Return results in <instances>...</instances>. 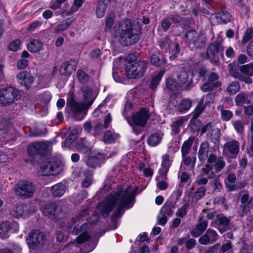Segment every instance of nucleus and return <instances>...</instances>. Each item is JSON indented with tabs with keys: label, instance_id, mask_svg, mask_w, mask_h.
Masks as SVG:
<instances>
[{
	"label": "nucleus",
	"instance_id": "nucleus-1",
	"mask_svg": "<svg viewBox=\"0 0 253 253\" xmlns=\"http://www.w3.org/2000/svg\"><path fill=\"white\" fill-rule=\"evenodd\" d=\"M137 190L138 188L135 185L119 188L117 192L108 196L99 204L96 211L105 217L108 216L109 213L116 206L117 211L112 216V218L115 220L121 216L125 210L133 206Z\"/></svg>",
	"mask_w": 253,
	"mask_h": 253
},
{
	"label": "nucleus",
	"instance_id": "nucleus-2",
	"mask_svg": "<svg viewBox=\"0 0 253 253\" xmlns=\"http://www.w3.org/2000/svg\"><path fill=\"white\" fill-rule=\"evenodd\" d=\"M114 29L115 37L124 45L135 43L139 39L141 27L137 20H125Z\"/></svg>",
	"mask_w": 253,
	"mask_h": 253
},
{
	"label": "nucleus",
	"instance_id": "nucleus-3",
	"mask_svg": "<svg viewBox=\"0 0 253 253\" xmlns=\"http://www.w3.org/2000/svg\"><path fill=\"white\" fill-rule=\"evenodd\" d=\"M21 96V92L13 87L0 88V105H9L19 100Z\"/></svg>",
	"mask_w": 253,
	"mask_h": 253
},
{
	"label": "nucleus",
	"instance_id": "nucleus-4",
	"mask_svg": "<svg viewBox=\"0 0 253 253\" xmlns=\"http://www.w3.org/2000/svg\"><path fill=\"white\" fill-rule=\"evenodd\" d=\"M240 72L233 71V77L247 84H251L253 80L251 77L253 76V63H250L239 67Z\"/></svg>",
	"mask_w": 253,
	"mask_h": 253
},
{
	"label": "nucleus",
	"instance_id": "nucleus-5",
	"mask_svg": "<svg viewBox=\"0 0 253 253\" xmlns=\"http://www.w3.org/2000/svg\"><path fill=\"white\" fill-rule=\"evenodd\" d=\"M145 71L146 67L142 62H128L126 65V76L128 79L141 78Z\"/></svg>",
	"mask_w": 253,
	"mask_h": 253
},
{
	"label": "nucleus",
	"instance_id": "nucleus-6",
	"mask_svg": "<svg viewBox=\"0 0 253 253\" xmlns=\"http://www.w3.org/2000/svg\"><path fill=\"white\" fill-rule=\"evenodd\" d=\"M29 247L33 250L42 248L45 244V237L44 234L39 230L30 232L26 239Z\"/></svg>",
	"mask_w": 253,
	"mask_h": 253
},
{
	"label": "nucleus",
	"instance_id": "nucleus-7",
	"mask_svg": "<svg viewBox=\"0 0 253 253\" xmlns=\"http://www.w3.org/2000/svg\"><path fill=\"white\" fill-rule=\"evenodd\" d=\"M88 227L89 224L86 223H84L82 226H80V230L79 223H77V224L74 226L72 231V233L73 234L77 235L79 233L83 232V233L78 237L77 241L71 242L69 244V246L72 249H74L75 251H77L78 250V247L77 246V244H82L89 239L90 236L88 235L87 231H85Z\"/></svg>",
	"mask_w": 253,
	"mask_h": 253
},
{
	"label": "nucleus",
	"instance_id": "nucleus-8",
	"mask_svg": "<svg viewBox=\"0 0 253 253\" xmlns=\"http://www.w3.org/2000/svg\"><path fill=\"white\" fill-rule=\"evenodd\" d=\"M34 191L35 187L32 183L25 180L19 181L15 189L16 195L23 199L32 197Z\"/></svg>",
	"mask_w": 253,
	"mask_h": 253
},
{
	"label": "nucleus",
	"instance_id": "nucleus-9",
	"mask_svg": "<svg viewBox=\"0 0 253 253\" xmlns=\"http://www.w3.org/2000/svg\"><path fill=\"white\" fill-rule=\"evenodd\" d=\"M51 144L46 141L36 142L30 144L28 147L29 155L33 156L37 154L44 155L50 152Z\"/></svg>",
	"mask_w": 253,
	"mask_h": 253
},
{
	"label": "nucleus",
	"instance_id": "nucleus-10",
	"mask_svg": "<svg viewBox=\"0 0 253 253\" xmlns=\"http://www.w3.org/2000/svg\"><path fill=\"white\" fill-rule=\"evenodd\" d=\"M36 211V208L33 205L21 204L16 205L12 210L11 214L16 218L26 217Z\"/></svg>",
	"mask_w": 253,
	"mask_h": 253
},
{
	"label": "nucleus",
	"instance_id": "nucleus-11",
	"mask_svg": "<svg viewBox=\"0 0 253 253\" xmlns=\"http://www.w3.org/2000/svg\"><path fill=\"white\" fill-rule=\"evenodd\" d=\"M42 212L44 215L53 220L60 218L62 213L61 207L56 203L45 205L42 209Z\"/></svg>",
	"mask_w": 253,
	"mask_h": 253
},
{
	"label": "nucleus",
	"instance_id": "nucleus-12",
	"mask_svg": "<svg viewBox=\"0 0 253 253\" xmlns=\"http://www.w3.org/2000/svg\"><path fill=\"white\" fill-rule=\"evenodd\" d=\"M207 55L211 61L215 63L219 60V56L223 57V48L217 42L210 44L207 49Z\"/></svg>",
	"mask_w": 253,
	"mask_h": 253
},
{
	"label": "nucleus",
	"instance_id": "nucleus-13",
	"mask_svg": "<svg viewBox=\"0 0 253 253\" xmlns=\"http://www.w3.org/2000/svg\"><path fill=\"white\" fill-rule=\"evenodd\" d=\"M159 45L163 49H171L172 54L169 57V59L170 60H173L175 59L179 53L180 50L179 44L177 43L171 42L170 40L167 37L160 41Z\"/></svg>",
	"mask_w": 253,
	"mask_h": 253
},
{
	"label": "nucleus",
	"instance_id": "nucleus-14",
	"mask_svg": "<svg viewBox=\"0 0 253 253\" xmlns=\"http://www.w3.org/2000/svg\"><path fill=\"white\" fill-rule=\"evenodd\" d=\"M40 172L43 175H55L59 172L57 164L53 161H45L40 166Z\"/></svg>",
	"mask_w": 253,
	"mask_h": 253
},
{
	"label": "nucleus",
	"instance_id": "nucleus-15",
	"mask_svg": "<svg viewBox=\"0 0 253 253\" xmlns=\"http://www.w3.org/2000/svg\"><path fill=\"white\" fill-rule=\"evenodd\" d=\"M239 152V142L235 140H232L226 142L223 146L222 154L225 156L229 155L236 156Z\"/></svg>",
	"mask_w": 253,
	"mask_h": 253
},
{
	"label": "nucleus",
	"instance_id": "nucleus-16",
	"mask_svg": "<svg viewBox=\"0 0 253 253\" xmlns=\"http://www.w3.org/2000/svg\"><path fill=\"white\" fill-rule=\"evenodd\" d=\"M148 117V111L142 108L132 116V119L135 125L143 127L146 124Z\"/></svg>",
	"mask_w": 253,
	"mask_h": 253
},
{
	"label": "nucleus",
	"instance_id": "nucleus-17",
	"mask_svg": "<svg viewBox=\"0 0 253 253\" xmlns=\"http://www.w3.org/2000/svg\"><path fill=\"white\" fill-rule=\"evenodd\" d=\"M220 85V82L218 81L217 75L215 73H212L209 76L208 82L203 85L201 89L203 91H209L218 87Z\"/></svg>",
	"mask_w": 253,
	"mask_h": 253
},
{
	"label": "nucleus",
	"instance_id": "nucleus-18",
	"mask_svg": "<svg viewBox=\"0 0 253 253\" xmlns=\"http://www.w3.org/2000/svg\"><path fill=\"white\" fill-rule=\"evenodd\" d=\"M218 237V234L214 230L209 229L205 234L199 238V242L202 245L211 244L217 240Z\"/></svg>",
	"mask_w": 253,
	"mask_h": 253
},
{
	"label": "nucleus",
	"instance_id": "nucleus-19",
	"mask_svg": "<svg viewBox=\"0 0 253 253\" xmlns=\"http://www.w3.org/2000/svg\"><path fill=\"white\" fill-rule=\"evenodd\" d=\"M16 78L19 84L26 88L29 87L33 83L34 79L31 74L26 71H22L17 74Z\"/></svg>",
	"mask_w": 253,
	"mask_h": 253
},
{
	"label": "nucleus",
	"instance_id": "nucleus-20",
	"mask_svg": "<svg viewBox=\"0 0 253 253\" xmlns=\"http://www.w3.org/2000/svg\"><path fill=\"white\" fill-rule=\"evenodd\" d=\"M208 163L213 167L216 172L220 171L225 165V162L222 157L217 158L214 154L210 155Z\"/></svg>",
	"mask_w": 253,
	"mask_h": 253
},
{
	"label": "nucleus",
	"instance_id": "nucleus-21",
	"mask_svg": "<svg viewBox=\"0 0 253 253\" xmlns=\"http://www.w3.org/2000/svg\"><path fill=\"white\" fill-rule=\"evenodd\" d=\"M173 160V156L172 155L166 154L162 156V162L161 168L160 169V174L165 176L168 172L169 167Z\"/></svg>",
	"mask_w": 253,
	"mask_h": 253
},
{
	"label": "nucleus",
	"instance_id": "nucleus-22",
	"mask_svg": "<svg viewBox=\"0 0 253 253\" xmlns=\"http://www.w3.org/2000/svg\"><path fill=\"white\" fill-rule=\"evenodd\" d=\"M83 97L84 98L83 102L84 104L88 106H90L93 103L94 100L95 99L96 94L95 92L89 88L87 87H84L83 88Z\"/></svg>",
	"mask_w": 253,
	"mask_h": 253
},
{
	"label": "nucleus",
	"instance_id": "nucleus-23",
	"mask_svg": "<svg viewBox=\"0 0 253 253\" xmlns=\"http://www.w3.org/2000/svg\"><path fill=\"white\" fill-rule=\"evenodd\" d=\"M76 63L74 61H69L63 63L60 69V72L62 75L68 76L76 70Z\"/></svg>",
	"mask_w": 253,
	"mask_h": 253
},
{
	"label": "nucleus",
	"instance_id": "nucleus-24",
	"mask_svg": "<svg viewBox=\"0 0 253 253\" xmlns=\"http://www.w3.org/2000/svg\"><path fill=\"white\" fill-rule=\"evenodd\" d=\"M150 61L152 65L158 67L163 66L166 62V59L163 54L158 52L152 55Z\"/></svg>",
	"mask_w": 253,
	"mask_h": 253
},
{
	"label": "nucleus",
	"instance_id": "nucleus-25",
	"mask_svg": "<svg viewBox=\"0 0 253 253\" xmlns=\"http://www.w3.org/2000/svg\"><path fill=\"white\" fill-rule=\"evenodd\" d=\"M67 190L66 185L62 183H57L51 187V192L53 197L62 196Z\"/></svg>",
	"mask_w": 253,
	"mask_h": 253
},
{
	"label": "nucleus",
	"instance_id": "nucleus-26",
	"mask_svg": "<svg viewBox=\"0 0 253 253\" xmlns=\"http://www.w3.org/2000/svg\"><path fill=\"white\" fill-rule=\"evenodd\" d=\"M211 18H215L218 23L223 24L229 22L231 18V15L229 12L226 11H223L216 14H212Z\"/></svg>",
	"mask_w": 253,
	"mask_h": 253
},
{
	"label": "nucleus",
	"instance_id": "nucleus-27",
	"mask_svg": "<svg viewBox=\"0 0 253 253\" xmlns=\"http://www.w3.org/2000/svg\"><path fill=\"white\" fill-rule=\"evenodd\" d=\"M69 105L74 114L80 113L89 107V106L84 104L83 101V103H78L74 100H71Z\"/></svg>",
	"mask_w": 253,
	"mask_h": 253
},
{
	"label": "nucleus",
	"instance_id": "nucleus-28",
	"mask_svg": "<svg viewBox=\"0 0 253 253\" xmlns=\"http://www.w3.org/2000/svg\"><path fill=\"white\" fill-rule=\"evenodd\" d=\"M102 158V156L100 154L98 156H91L85 160V163L89 167L96 168L100 166Z\"/></svg>",
	"mask_w": 253,
	"mask_h": 253
},
{
	"label": "nucleus",
	"instance_id": "nucleus-29",
	"mask_svg": "<svg viewBox=\"0 0 253 253\" xmlns=\"http://www.w3.org/2000/svg\"><path fill=\"white\" fill-rule=\"evenodd\" d=\"M42 47V42L39 40H32L27 45V48L31 52H39Z\"/></svg>",
	"mask_w": 253,
	"mask_h": 253
},
{
	"label": "nucleus",
	"instance_id": "nucleus-30",
	"mask_svg": "<svg viewBox=\"0 0 253 253\" xmlns=\"http://www.w3.org/2000/svg\"><path fill=\"white\" fill-rule=\"evenodd\" d=\"M192 102L189 99L182 100L180 103L175 105V107L180 113L186 112L191 108Z\"/></svg>",
	"mask_w": 253,
	"mask_h": 253
},
{
	"label": "nucleus",
	"instance_id": "nucleus-31",
	"mask_svg": "<svg viewBox=\"0 0 253 253\" xmlns=\"http://www.w3.org/2000/svg\"><path fill=\"white\" fill-rule=\"evenodd\" d=\"M209 145L207 142H203L201 144L198 152L199 159L202 161L206 160L208 157Z\"/></svg>",
	"mask_w": 253,
	"mask_h": 253
},
{
	"label": "nucleus",
	"instance_id": "nucleus-32",
	"mask_svg": "<svg viewBox=\"0 0 253 253\" xmlns=\"http://www.w3.org/2000/svg\"><path fill=\"white\" fill-rule=\"evenodd\" d=\"M163 134L161 132H157L152 134L148 139V143L152 146L158 145L162 139Z\"/></svg>",
	"mask_w": 253,
	"mask_h": 253
},
{
	"label": "nucleus",
	"instance_id": "nucleus-33",
	"mask_svg": "<svg viewBox=\"0 0 253 253\" xmlns=\"http://www.w3.org/2000/svg\"><path fill=\"white\" fill-rule=\"evenodd\" d=\"M119 137V134L108 130L105 132L104 135L103 141L106 143H111L115 142Z\"/></svg>",
	"mask_w": 253,
	"mask_h": 253
},
{
	"label": "nucleus",
	"instance_id": "nucleus-34",
	"mask_svg": "<svg viewBox=\"0 0 253 253\" xmlns=\"http://www.w3.org/2000/svg\"><path fill=\"white\" fill-rule=\"evenodd\" d=\"M208 225V221L205 219L203 220L202 218H201L199 220V223L196 226L197 230L201 233H197L196 232L193 231L191 233L192 235L194 237H197L207 229Z\"/></svg>",
	"mask_w": 253,
	"mask_h": 253
},
{
	"label": "nucleus",
	"instance_id": "nucleus-35",
	"mask_svg": "<svg viewBox=\"0 0 253 253\" xmlns=\"http://www.w3.org/2000/svg\"><path fill=\"white\" fill-rule=\"evenodd\" d=\"M72 21L69 19H65L59 23L54 29V32L58 33L65 31L71 25Z\"/></svg>",
	"mask_w": 253,
	"mask_h": 253
},
{
	"label": "nucleus",
	"instance_id": "nucleus-36",
	"mask_svg": "<svg viewBox=\"0 0 253 253\" xmlns=\"http://www.w3.org/2000/svg\"><path fill=\"white\" fill-rule=\"evenodd\" d=\"M102 2H100L97 7L96 10V16L99 18H102L104 16L106 11V4L111 0H102Z\"/></svg>",
	"mask_w": 253,
	"mask_h": 253
},
{
	"label": "nucleus",
	"instance_id": "nucleus-37",
	"mask_svg": "<svg viewBox=\"0 0 253 253\" xmlns=\"http://www.w3.org/2000/svg\"><path fill=\"white\" fill-rule=\"evenodd\" d=\"M194 138L190 137L183 143L181 148V152L183 156L187 155L189 153Z\"/></svg>",
	"mask_w": 253,
	"mask_h": 253
},
{
	"label": "nucleus",
	"instance_id": "nucleus-38",
	"mask_svg": "<svg viewBox=\"0 0 253 253\" xmlns=\"http://www.w3.org/2000/svg\"><path fill=\"white\" fill-rule=\"evenodd\" d=\"M138 169L146 177H152L153 174V170L150 167H146L143 163L138 165Z\"/></svg>",
	"mask_w": 253,
	"mask_h": 253
},
{
	"label": "nucleus",
	"instance_id": "nucleus-39",
	"mask_svg": "<svg viewBox=\"0 0 253 253\" xmlns=\"http://www.w3.org/2000/svg\"><path fill=\"white\" fill-rule=\"evenodd\" d=\"M165 73V71H161L156 76H155L151 82V87L154 89L156 88L157 86L159 84L160 81L161 80L162 77L163 76Z\"/></svg>",
	"mask_w": 253,
	"mask_h": 253
},
{
	"label": "nucleus",
	"instance_id": "nucleus-40",
	"mask_svg": "<svg viewBox=\"0 0 253 253\" xmlns=\"http://www.w3.org/2000/svg\"><path fill=\"white\" fill-rule=\"evenodd\" d=\"M21 41L17 39L10 42L8 45V48L9 50L16 52L21 49Z\"/></svg>",
	"mask_w": 253,
	"mask_h": 253
},
{
	"label": "nucleus",
	"instance_id": "nucleus-41",
	"mask_svg": "<svg viewBox=\"0 0 253 253\" xmlns=\"http://www.w3.org/2000/svg\"><path fill=\"white\" fill-rule=\"evenodd\" d=\"M184 119L180 118L176 121H174L171 125L172 133L173 134H177L180 131V127L183 123Z\"/></svg>",
	"mask_w": 253,
	"mask_h": 253
},
{
	"label": "nucleus",
	"instance_id": "nucleus-42",
	"mask_svg": "<svg viewBox=\"0 0 253 253\" xmlns=\"http://www.w3.org/2000/svg\"><path fill=\"white\" fill-rule=\"evenodd\" d=\"M216 219L218 221L219 225H222L225 227L227 226L230 222V219L222 214H217L216 215Z\"/></svg>",
	"mask_w": 253,
	"mask_h": 253
},
{
	"label": "nucleus",
	"instance_id": "nucleus-43",
	"mask_svg": "<svg viewBox=\"0 0 253 253\" xmlns=\"http://www.w3.org/2000/svg\"><path fill=\"white\" fill-rule=\"evenodd\" d=\"M205 109L204 105V99H201L195 110L193 112V117L196 118L198 117Z\"/></svg>",
	"mask_w": 253,
	"mask_h": 253
},
{
	"label": "nucleus",
	"instance_id": "nucleus-44",
	"mask_svg": "<svg viewBox=\"0 0 253 253\" xmlns=\"http://www.w3.org/2000/svg\"><path fill=\"white\" fill-rule=\"evenodd\" d=\"M198 35L194 30H191L188 32L185 35V40L187 42H194L197 39Z\"/></svg>",
	"mask_w": 253,
	"mask_h": 253
},
{
	"label": "nucleus",
	"instance_id": "nucleus-45",
	"mask_svg": "<svg viewBox=\"0 0 253 253\" xmlns=\"http://www.w3.org/2000/svg\"><path fill=\"white\" fill-rule=\"evenodd\" d=\"M167 88L169 90H175L180 86V84L176 83L175 81L171 78H169L166 82Z\"/></svg>",
	"mask_w": 253,
	"mask_h": 253
},
{
	"label": "nucleus",
	"instance_id": "nucleus-46",
	"mask_svg": "<svg viewBox=\"0 0 253 253\" xmlns=\"http://www.w3.org/2000/svg\"><path fill=\"white\" fill-rule=\"evenodd\" d=\"M114 18L115 14L114 13H111L107 16L105 28L106 31H109L111 29L114 23Z\"/></svg>",
	"mask_w": 253,
	"mask_h": 253
},
{
	"label": "nucleus",
	"instance_id": "nucleus-47",
	"mask_svg": "<svg viewBox=\"0 0 253 253\" xmlns=\"http://www.w3.org/2000/svg\"><path fill=\"white\" fill-rule=\"evenodd\" d=\"M240 89L239 84L236 82L231 83L227 88V91L232 95L237 93Z\"/></svg>",
	"mask_w": 253,
	"mask_h": 253
},
{
	"label": "nucleus",
	"instance_id": "nucleus-48",
	"mask_svg": "<svg viewBox=\"0 0 253 253\" xmlns=\"http://www.w3.org/2000/svg\"><path fill=\"white\" fill-rule=\"evenodd\" d=\"M232 124L236 132L239 134H242L244 130V123L240 120H238L233 121Z\"/></svg>",
	"mask_w": 253,
	"mask_h": 253
},
{
	"label": "nucleus",
	"instance_id": "nucleus-49",
	"mask_svg": "<svg viewBox=\"0 0 253 253\" xmlns=\"http://www.w3.org/2000/svg\"><path fill=\"white\" fill-rule=\"evenodd\" d=\"M83 0H74V3L68 12L69 14H72L77 11L83 4Z\"/></svg>",
	"mask_w": 253,
	"mask_h": 253
},
{
	"label": "nucleus",
	"instance_id": "nucleus-50",
	"mask_svg": "<svg viewBox=\"0 0 253 253\" xmlns=\"http://www.w3.org/2000/svg\"><path fill=\"white\" fill-rule=\"evenodd\" d=\"M77 76L79 81L83 84L86 83L89 80L88 76L82 70H78Z\"/></svg>",
	"mask_w": 253,
	"mask_h": 253
},
{
	"label": "nucleus",
	"instance_id": "nucleus-51",
	"mask_svg": "<svg viewBox=\"0 0 253 253\" xmlns=\"http://www.w3.org/2000/svg\"><path fill=\"white\" fill-rule=\"evenodd\" d=\"M160 213L167 217L171 216L172 211L171 206L170 205L165 204L162 208Z\"/></svg>",
	"mask_w": 253,
	"mask_h": 253
},
{
	"label": "nucleus",
	"instance_id": "nucleus-52",
	"mask_svg": "<svg viewBox=\"0 0 253 253\" xmlns=\"http://www.w3.org/2000/svg\"><path fill=\"white\" fill-rule=\"evenodd\" d=\"M188 73L186 71H181L178 75L179 84H185L188 79Z\"/></svg>",
	"mask_w": 253,
	"mask_h": 253
},
{
	"label": "nucleus",
	"instance_id": "nucleus-53",
	"mask_svg": "<svg viewBox=\"0 0 253 253\" xmlns=\"http://www.w3.org/2000/svg\"><path fill=\"white\" fill-rule=\"evenodd\" d=\"M88 212V210L87 209H84L83 211H81L79 216L72 218L71 225H73L74 223H77V222L80 223L81 221L83 220L82 218L86 215Z\"/></svg>",
	"mask_w": 253,
	"mask_h": 253
},
{
	"label": "nucleus",
	"instance_id": "nucleus-54",
	"mask_svg": "<svg viewBox=\"0 0 253 253\" xmlns=\"http://www.w3.org/2000/svg\"><path fill=\"white\" fill-rule=\"evenodd\" d=\"M246 96L244 93H241L238 94L235 97V102L238 106H242L245 103H246L247 101L246 100Z\"/></svg>",
	"mask_w": 253,
	"mask_h": 253
},
{
	"label": "nucleus",
	"instance_id": "nucleus-55",
	"mask_svg": "<svg viewBox=\"0 0 253 253\" xmlns=\"http://www.w3.org/2000/svg\"><path fill=\"white\" fill-rule=\"evenodd\" d=\"M253 35V28H249L247 29L242 41L243 44L247 43L252 37Z\"/></svg>",
	"mask_w": 253,
	"mask_h": 253
},
{
	"label": "nucleus",
	"instance_id": "nucleus-56",
	"mask_svg": "<svg viewBox=\"0 0 253 253\" xmlns=\"http://www.w3.org/2000/svg\"><path fill=\"white\" fill-rule=\"evenodd\" d=\"M119 61H120L118 59H115L114 60V61L113 62V66L114 67H113V71L112 75H113V77L114 80L116 82L121 83L123 81V79L119 76L118 72L115 71V67L116 66L118 65V62Z\"/></svg>",
	"mask_w": 253,
	"mask_h": 253
},
{
	"label": "nucleus",
	"instance_id": "nucleus-57",
	"mask_svg": "<svg viewBox=\"0 0 253 253\" xmlns=\"http://www.w3.org/2000/svg\"><path fill=\"white\" fill-rule=\"evenodd\" d=\"M206 190L205 187H201L197 189L196 191L194 198L196 199V200H198L201 199L205 194Z\"/></svg>",
	"mask_w": 253,
	"mask_h": 253
},
{
	"label": "nucleus",
	"instance_id": "nucleus-58",
	"mask_svg": "<svg viewBox=\"0 0 253 253\" xmlns=\"http://www.w3.org/2000/svg\"><path fill=\"white\" fill-rule=\"evenodd\" d=\"M80 131H81V128L80 127H76L73 128L70 132L68 138L74 141Z\"/></svg>",
	"mask_w": 253,
	"mask_h": 253
},
{
	"label": "nucleus",
	"instance_id": "nucleus-59",
	"mask_svg": "<svg viewBox=\"0 0 253 253\" xmlns=\"http://www.w3.org/2000/svg\"><path fill=\"white\" fill-rule=\"evenodd\" d=\"M188 207V205L187 204L183 205L182 207L177 210L176 213V215L180 217L184 216L187 213Z\"/></svg>",
	"mask_w": 253,
	"mask_h": 253
},
{
	"label": "nucleus",
	"instance_id": "nucleus-60",
	"mask_svg": "<svg viewBox=\"0 0 253 253\" xmlns=\"http://www.w3.org/2000/svg\"><path fill=\"white\" fill-rule=\"evenodd\" d=\"M92 182V174L89 172L87 176L83 180L82 186L84 187H88L91 183Z\"/></svg>",
	"mask_w": 253,
	"mask_h": 253
},
{
	"label": "nucleus",
	"instance_id": "nucleus-61",
	"mask_svg": "<svg viewBox=\"0 0 253 253\" xmlns=\"http://www.w3.org/2000/svg\"><path fill=\"white\" fill-rule=\"evenodd\" d=\"M221 117L224 121H228L232 117L233 114L229 110H221Z\"/></svg>",
	"mask_w": 253,
	"mask_h": 253
},
{
	"label": "nucleus",
	"instance_id": "nucleus-62",
	"mask_svg": "<svg viewBox=\"0 0 253 253\" xmlns=\"http://www.w3.org/2000/svg\"><path fill=\"white\" fill-rule=\"evenodd\" d=\"M8 126H7L4 129H2V126L0 124V139L1 138H5V139H9V134H8V131L9 130L7 129Z\"/></svg>",
	"mask_w": 253,
	"mask_h": 253
},
{
	"label": "nucleus",
	"instance_id": "nucleus-63",
	"mask_svg": "<svg viewBox=\"0 0 253 253\" xmlns=\"http://www.w3.org/2000/svg\"><path fill=\"white\" fill-rule=\"evenodd\" d=\"M28 60L25 59L19 60L17 64V67L18 69H23L25 68L28 65Z\"/></svg>",
	"mask_w": 253,
	"mask_h": 253
},
{
	"label": "nucleus",
	"instance_id": "nucleus-64",
	"mask_svg": "<svg viewBox=\"0 0 253 253\" xmlns=\"http://www.w3.org/2000/svg\"><path fill=\"white\" fill-rule=\"evenodd\" d=\"M9 248L11 249L13 253H20L21 252L22 248L18 244L12 243L9 245Z\"/></svg>",
	"mask_w": 253,
	"mask_h": 253
}]
</instances>
